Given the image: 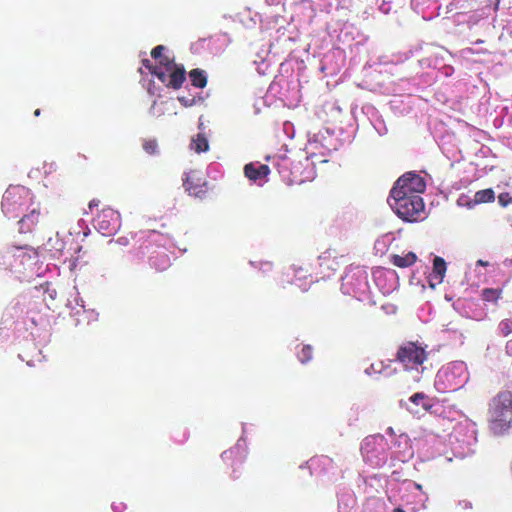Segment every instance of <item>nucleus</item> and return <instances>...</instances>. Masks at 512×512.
<instances>
[{
	"label": "nucleus",
	"instance_id": "obj_9",
	"mask_svg": "<svg viewBox=\"0 0 512 512\" xmlns=\"http://www.w3.org/2000/svg\"><path fill=\"white\" fill-rule=\"evenodd\" d=\"M222 460L232 467L231 477L234 479H238L240 477L239 468L242 467L245 456L243 454L242 449L239 446L232 447L229 450H226L221 455Z\"/></svg>",
	"mask_w": 512,
	"mask_h": 512
},
{
	"label": "nucleus",
	"instance_id": "obj_6",
	"mask_svg": "<svg viewBox=\"0 0 512 512\" xmlns=\"http://www.w3.org/2000/svg\"><path fill=\"white\" fill-rule=\"evenodd\" d=\"M425 189L426 183L424 178L415 172H407L398 178L391 189L390 194L395 196H414L420 195L425 191Z\"/></svg>",
	"mask_w": 512,
	"mask_h": 512
},
{
	"label": "nucleus",
	"instance_id": "obj_14",
	"mask_svg": "<svg viewBox=\"0 0 512 512\" xmlns=\"http://www.w3.org/2000/svg\"><path fill=\"white\" fill-rule=\"evenodd\" d=\"M389 259L394 266L407 268L416 263L417 255L414 252H408L405 255L392 254Z\"/></svg>",
	"mask_w": 512,
	"mask_h": 512
},
{
	"label": "nucleus",
	"instance_id": "obj_28",
	"mask_svg": "<svg viewBox=\"0 0 512 512\" xmlns=\"http://www.w3.org/2000/svg\"><path fill=\"white\" fill-rule=\"evenodd\" d=\"M178 100L186 107L191 106L194 103V100H190L185 97H178Z\"/></svg>",
	"mask_w": 512,
	"mask_h": 512
},
{
	"label": "nucleus",
	"instance_id": "obj_18",
	"mask_svg": "<svg viewBox=\"0 0 512 512\" xmlns=\"http://www.w3.org/2000/svg\"><path fill=\"white\" fill-rule=\"evenodd\" d=\"M428 396L423 392H417L413 394L409 401L413 403L416 406L421 405L424 410H430L432 408V405L427 401Z\"/></svg>",
	"mask_w": 512,
	"mask_h": 512
},
{
	"label": "nucleus",
	"instance_id": "obj_26",
	"mask_svg": "<svg viewBox=\"0 0 512 512\" xmlns=\"http://www.w3.org/2000/svg\"><path fill=\"white\" fill-rule=\"evenodd\" d=\"M142 65H143L145 68H147V69L150 71V73H151L152 75H153V71H154L155 69H161V67H158L157 65H153L149 59H143V60H142Z\"/></svg>",
	"mask_w": 512,
	"mask_h": 512
},
{
	"label": "nucleus",
	"instance_id": "obj_20",
	"mask_svg": "<svg viewBox=\"0 0 512 512\" xmlns=\"http://www.w3.org/2000/svg\"><path fill=\"white\" fill-rule=\"evenodd\" d=\"M498 332L503 337L510 335L512 333V319L501 320L498 324Z\"/></svg>",
	"mask_w": 512,
	"mask_h": 512
},
{
	"label": "nucleus",
	"instance_id": "obj_34",
	"mask_svg": "<svg viewBox=\"0 0 512 512\" xmlns=\"http://www.w3.org/2000/svg\"><path fill=\"white\" fill-rule=\"evenodd\" d=\"M40 113H41V112H40V109H36V110L34 111V115H35L36 117H38V116L40 115Z\"/></svg>",
	"mask_w": 512,
	"mask_h": 512
},
{
	"label": "nucleus",
	"instance_id": "obj_7",
	"mask_svg": "<svg viewBox=\"0 0 512 512\" xmlns=\"http://www.w3.org/2000/svg\"><path fill=\"white\" fill-rule=\"evenodd\" d=\"M155 75L166 87L179 89L186 79L185 69L182 66H174L169 70L155 69Z\"/></svg>",
	"mask_w": 512,
	"mask_h": 512
},
{
	"label": "nucleus",
	"instance_id": "obj_30",
	"mask_svg": "<svg viewBox=\"0 0 512 512\" xmlns=\"http://www.w3.org/2000/svg\"><path fill=\"white\" fill-rule=\"evenodd\" d=\"M379 366H382V364L381 363L380 364H374L373 363L370 366V369L373 370L374 372H379L380 373L381 372V368Z\"/></svg>",
	"mask_w": 512,
	"mask_h": 512
},
{
	"label": "nucleus",
	"instance_id": "obj_8",
	"mask_svg": "<svg viewBox=\"0 0 512 512\" xmlns=\"http://www.w3.org/2000/svg\"><path fill=\"white\" fill-rule=\"evenodd\" d=\"M95 223L103 235H111L120 226V215L112 208H104L97 215Z\"/></svg>",
	"mask_w": 512,
	"mask_h": 512
},
{
	"label": "nucleus",
	"instance_id": "obj_1",
	"mask_svg": "<svg viewBox=\"0 0 512 512\" xmlns=\"http://www.w3.org/2000/svg\"><path fill=\"white\" fill-rule=\"evenodd\" d=\"M489 428L494 435H504L512 427V388L499 391L488 408Z\"/></svg>",
	"mask_w": 512,
	"mask_h": 512
},
{
	"label": "nucleus",
	"instance_id": "obj_22",
	"mask_svg": "<svg viewBox=\"0 0 512 512\" xmlns=\"http://www.w3.org/2000/svg\"><path fill=\"white\" fill-rule=\"evenodd\" d=\"M143 149L150 155L156 154L158 150V143L155 139H146L143 142Z\"/></svg>",
	"mask_w": 512,
	"mask_h": 512
},
{
	"label": "nucleus",
	"instance_id": "obj_31",
	"mask_svg": "<svg viewBox=\"0 0 512 512\" xmlns=\"http://www.w3.org/2000/svg\"><path fill=\"white\" fill-rule=\"evenodd\" d=\"M506 351L512 355V339L506 343Z\"/></svg>",
	"mask_w": 512,
	"mask_h": 512
},
{
	"label": "nucleus",
	"instance_id": "obj_13",
	"mask_svg": "<svg viewBox=\"0 0 512 512\" xmlns=\"http://www.w3.org/2000/svg\"><path fill=\"white\" fill-rule=\"evenodd\" d=\"M194 180V175L186 174L183 185L190 195L200 197L206 192V184L201 183L200 179H197V183H194Z\"/></svg>",
	"mask_w": 512,
	"mask_h": 512
},
{
	"label": "nucleus",
	"instance_id": "obj_19",
	"mask_svg": "<svg viewBox=\"0 0 512 512\" xmlns=\"http://www.w3.org/2000/svg\"><path fill=\"white\" fill-rule=\"evenodd\" d=\"M494 192L492 189H484L475 193L476 203H487L494 200Z\"/></svg>",
	"mask_w": 512,
	"mask_h": 512
},
{
	"label": "nucleus",
	"instance_id": "obj_12",
	"mask_svg": "<svg viewBox=\"0 0 512 512\" xmlns=\"http://www.w3.org/2000/svg\"><path fill=\"white\" fill-rule=\"evenodd\" d=\"M270 173V168L265 164L248 163L244 166L245 176L252 181L265 178Z\"/></svg>",
	"mask_w": 512,
	"mask_h": 512
},
{
	"label": "nucleus",
	"instance_id": "obj_23",
	"mask_svg": "<svg viewBox=\"0 0 512 512\" xmlns=\"http://www.w3.org/2000/svg\"><path fill=\"white\" fill-rule=\"evenodd\" d=\"M158 67H161L163 70H169L176 66L174 59L169 56L163 55L158 61Z\"/></svg>",
	"mask_w": 512,
	"mask_h": 512
},
{
	"label": "nucleus",
	"instance_id": "obj_17",
	"mask_svg": "<svg viewBox=\"0 0 512 512\" xmlns=\"http://www.w3.org/2000/svg\"><path fill=\"white\" fill-rule=\"evenodd\" d=\"M191 148L197 153L206 152L209 149V143L206 136L202 133H198L192 140Z\"/></svg>",
	"mask_w": 512,
	"mask_h": 512
},
{
	"label": "nucleus",
	"instance_id": "obj_29",
	"mask_svg": "<svg viewBox=\"0 0 512 512\" xmlns=\"http://www.w3.org/2000/svg\"><path fill=\"white\" fill-rule=\"evenodd\" d=\"M99 204H100V201L98 199H92L88 204V208H89V210H92L94 207H98Z\"/></svg>",
	"mask_w": 512,
	"mask_h": 512
},
{
	"label": "nucleus",
	"instance_id": "obj_4",
	"mask_svg": "<svg viewBox=\"0 0 512 512\" xmlns=\"http://www.w3.org/2000/svg\"><path fill=\"white\" fill-rule=\"evenodd\" d=\"M389 204L399 218L407 222H415L422 218L424 202L420 195H391Z\"/></svg>",
	"mask_w": 512,
	"mask_h": 512
},
{
	"label": "nucleus",
	"instance_id": "obj_5",
	"mask_svg": "<svg viewBox=\"0 0 512 512\" xmlns=\"http://www.w3.org/2000/svg\"><path fill=\"white\" fill-rule=\"evenodd\" d=\"M428 358V352L425 347L418 342L408 341L403 343L397 350L396 360L401 363L406 370H419Z\"/></svg>",
	"mask_w": 512,
	"mask_h": 512
},
{
	"label": "nucleus",
	"instance_id": "obj_3",
	"mask_svg": "<svg viewBox=\"0 0 512 512\" xmlns=\"http://www.w3.org/2000/svg\"><path fill=\"white\" fill-rule=\"evenodd\" d=\"M38 258L36 249L31 246H13L7 248L1 257V265L6 269L22 273L28 267L35 264Z\"/></svg>",
	"mask_w": 512,
	"mask_h": 512
},
{
	"label": "nucleus",
	"instance_id": "obj_10",
	"mask_svg": "<svg viewBox=\"0 0 512 512\" xmlns=\"http://www.w3.org/2000/svg\"><path fill=\"white\" fill-rule=\"evenodd\" d=\"M40 222V209L39 205L29 208L28 213H23L19 220V232L30 233Z\"/></svg>",
	"mask_w": 512,
	"mask_h": 512
},
{
	"label": "nucleus",
	"instance_id": "obj_33",
	"mask_svg": "<svg viewBox=\"0 0 512 512\" xmlns=\"http://www.w3.org/2000/svg\"><path fill=\"white\" fill-rule=\"evenodd\" d=\"M393 512H406V511H404V510H403L402 508H400V507H397V508H395V509L393 510Z\"/></svg>",
	"mask_w": 512,
	"mask_h": 512
},
{
	"label": "nucleus",
	"instance_id": "obj_25",
	"mask_svg": "<svg viewBox=\"0 0 512 512\" xmlns=\"http://www.w3.org/2000/svg\"><path fill=\"white\" fill-rule=\"evenodd\" d=\"M375 440L376 439L374 437L366 438L364 440V443L362 444V447H361L362 453H368L369 452V448L372 446V444H374Z\"/></svg>",
	"mask_w": 512,
	"mask_h": 512
},
{
	"label": "nucleus",
	"instance_id": "obj_11",
	"mask_svg": "<svg viewBox=\"0 0 512 512\" xmlns=\"http://www.w3.org/2000/svg\"><path fill=\"white\" fill-rule=\"evenodd\" d=\"M446 273V262L442 257L436 256L433 260L432 272L428 277L429 285L435 288L443 282Z\"/></svg>",
	"mask_w": 512,
	"mask_h": 512
},
{
	"label": "nucleus",
	"instance_id": "obj_15",
	"mask_svg": "<svg viewBox=\"0 0 512 512\" xmlns=\"http://www.w3.org/2000/svg\"><path fill=\"white\" fill-rule=\"evenodd\" d=\"M503 290L499 288H484L481 291V299L484 302L497 305L498 301L502 299Z\"/></svg>",
	"mask_w": 512,
	"mask_h": 512
},
{
	"label": "nucleus",
	"instance_id": "obj_2",
	"mask_svg": "<svg viewBox=\"0 0 512 512\" xmlns=\"http://www.w3.org/2000/svg\"><path fill=\"white\" fill-rule=\"evenodd\" d=\"M32 200L33 195L28 188L10 186L2 197V211L8 218H18L33 206Z\"/></svg>",
	"mask_w": 512,
	"mask_h": 512
},
{
	"label": "nucleus",
	"instance_id": "obj_21",
	"mask_svg": "<svg viewBox=\"0 0 512 512\" xmlns=\"http://www.w3.org/2000/svg\"><path fill=\"white\" fill-rule=\"evenodd\" d=\"M313 348L310 345H303L298 352V358L301 363L305 364L312 359Z\"/></svg>",
	"mask_w": 512,
	"mask_h": 512
},
{
	"label": "nucleus",
	"instance_id": "obj_32",
	"mask_svg": "<svg viewBox=\"0 0 512 512\" xmlns=\"http://www.w3.org/2000/svg\"><path fill=\"white\" fill-rule=\"evenodd\" d=\"M477 265L479 266H488V262L487 261H483V260H478L477 261Z\"/></svg>",
	"mask_w": 512,
	"mask_h": 512
},
{
	"label": "nucleus",
	"instance_id": "obj_24",
	"mask_svg": "<svg viewBox=\"0 0 512 512\" xmlns=\"http://www.w3.org/2000/svg\"><path fill=\"white\" fill-rule=\"evenodd\" d=\"M166 48L163 46V45H158L156 47H154L151 51V56L156 60L158 61L162 56H163V51L165 50Z\"/></svg>",
	"mask_w": 512,
	"mask_h": 512
},
{
	"label": "nucleus",
	"instance_id": "obj_16",
	"mask_svg": "<svg viewBox=\"0 0 512 512\" xmlns=\"http://www.w3.org/2000/svg\"><path fill=\"white\" fill-rule=\"evenodd\" d=\"M191 84L197 88H204L207 85V76L204 70L199 68L192 69L189 72Z\"/></svg>",
	"mask_w": 512,
	"mask_h": 512
},
{
	"label": "nucleus",
	"instance_id": "obj_27",
	"mask_svg": "<svg viewBox=\"0 0 512 512\" xmlns=\"http://www.w3.org/2000/svg\"><path fill=\"white\" fill-rule=\"evenodd\" d=\"M499 202L503 205V206H507L509 203L512 202V198L509 196L508 193H502L499 195Z\"/></svg>",
	"mask_w": 512,
	"mask_h": 512
}]
</instances>
